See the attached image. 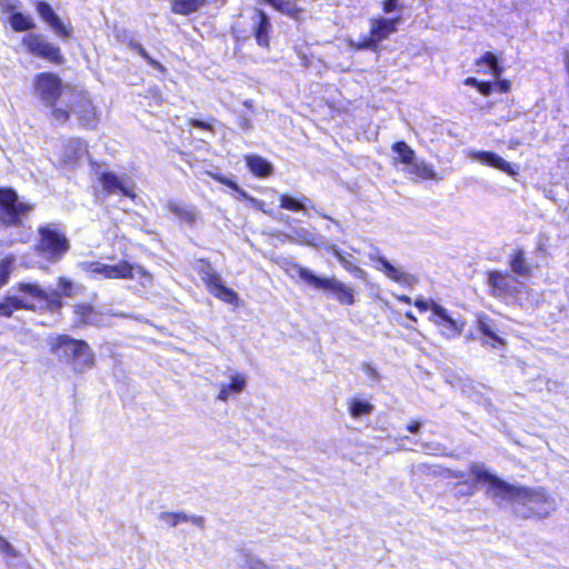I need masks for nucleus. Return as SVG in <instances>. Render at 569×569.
Returning a JSON list of instances; mask_svg holds the SVG:
<instances>
[{
	"label": "nucleus",
	"mask_w": 569,
	"mask_h": 569,
	"mask_svg": "<svg viewBox=\"0 0 569 569\" xmlns=\"http://www.w3.org/2000/svg\"><path fill=\"white\" fill-rule=\"evenodd\" d=\"M470 473L475 478V483L487 486L486 496L488 498L497 505L511 503L516 512L523 518L546 517L556 509L555 500L543 490L512 486L489 472L481 463H472Z\"/></svg>",
	"instance_id": "1"
},
{
	"label": "nucleus",
	"mask_w": 569,
	"mask_h": 569,
	"mask_svg": "<svg viewBox=\"0 0 569 569\" xmlns=\"http://www.w3.org/2000/svg\"><path fill=\"white\" fill-rule=\"evenodd\" d=\"M18 290L23 293L7 295L0 301V316L11 317L16 310L20 309H59L61 306L60 292L57 290L46 291L34 283H20Z\"/></svg>",
	"instance_id": "2"
},
{
	"label": "nucleus",
	"mask_w": 569,
	"mask_h": 569,
	"mask_svg": "<svg viewBox=\"0 0 569 569\" xmlns=\"http://www.w3.org/2000/svg\"><path fill=\"white\" fill-rule=\"evenodd\" d=\"M33 89L39 100L51 108L49 116L54 123L64 124L70 121V111L57 106L63 93V82L57 73H37L33 77Z\"/></svg>",
	"instance_id": "3"
},
{
	"label": "nucleus",
	"mask_w": 569,
	"mask_h": 569,
	"mask_svg": "<svg viewBox=\"0 0 569 569\" xmlns=\"http://www.w3.org/2000/svg\"><path fill=\"white\" fill-rule=\"evenodd\" d=\"M51 350L58 358L69 362L73 371L78 373H82L94 366V353L83 340L59 336L51 341Z\"/></svg>",
	"instance_id": "4"
},
{
	"label": "nucleus",
	"mask_w": 569,
	"mask_h": 569,
	"mask_svg": "<svg viewBox=\"0 0 569 569\" xmlns=\"http://www.w3.org/2000/svg\"><path fill=\"white\" fill-rule=\"evenodd\" d=\"M290 270L296 272L306 284L316 290L331 293L341 305L351 306L356 302L353 289L335 277H319L300 264H292Z\"/></svg>",
	"instance_id": "5"
},
{
	"label": "nucleus",
	"mask_w": 569,
	"mask_h": 569,
	"mask_svg": "<svg viewBox=\"0 0 569 569\" xmlns=\"http://www.w3.org/2000/svg\"><path fill=\"white\" fill-rule=\"evenodd\" d=\"M369 32L359 38L357 42H350L355 50H372L379 48L380 42L388 40L389 37L398 31L401 17L391 18L377 17L370 19Z\"/></svg>",
	"instance_id": "6"
},
{
	"label": "nucleus",
	"mask_w": 569,
	"mask_h": 569,
	"mask_svg": "<svg viewBox=\"0 0 569 569\" xmlns=\"http://www.w3.org/2000/svg\"><path fill=\"white\" fill-rule=\"evenodd\" d=\"M21 44L32 57L47 60L56 66H61L66 62L60 47L48 41L41 33H26L21 39Z\"/></svg>",
	"instance_id": "7"
},
{
	"label": "nucleus",
	"mask_w": 569,
	"mask_h": 569,
	"mask_svg": "<svg viewBox=\"0 0 569 569\" xmlns=\"http://www.w3.org/2000/svg\"><path fill=\"white\" fill-rule=\"evenodd\" d=\"M198 272L204 282L208 291L221 301L237 306L239 301L238 293L226 287L221 276L214 271L210 263L201 261Z\"/></svg>",
	"instance_id": "8"
},
{
	"label": "nucleus",
	"mask_w": 569,
	"mask_h": 569,
	"mask_svg": "<svg viewBox=\"0 0 569 569\" xmlns=\"http://www.w3.org/2000/svg\"><path fill=\"white\" fill-rule=\"evenodd\" d=\"M68 110L70 116H76L79 127L84 130H94L100 122L97 107L88 92L78 91Z\"/></svg>",
	"instance_id": "9"
},
{
	"label": "nucleus",
	"mask_w": 569,
	"mask_h": 569,
	"mask_svg": "<svg viewBox=\"0 0 569 569\" xmlns=\"http://www.w3.org/2000/svg\"><path fill=\"white\" fill-rule=\"evenodd\" d=\"M488 283L493 296L499 298L521 299L522 289L526 288L523 282L518 281L509 273L500 271H491L488 274Z\"/></svg>",
	"instance_id": "10"
},
{
	"label": "nucleus",
	"mask_w": 569,
	"mask_h": 569,
	"mask_svg": "<svg viewBox=\"0 0 569 569\" xmlns=\"http://www.w3.org/2000/svg\"><path fill=\"white\" fill-rule=\"evenodd\" d=\"M40 236L39 248L50 258L60 257L69 249L64 233L54 226L42 227Z\"/></svg>",
	"instance_id": "11"
},
{
	"label": "nucleus",
	"mask_w": 569,
	"mask_h": 569,
	"mask_svg": "<svg viewBox=\"0 0 569 569\" xmlns=\"http://www.w3.org/2000/svg\"><path fill=\"white\" fill-rule=\"evenodd\" d=\"M83 269L94 279H133V266L127 261L110 266L99 261L83 263Z\"/></svg>",
	"instance_id": "12"
},
{
	"label": "nucleus",
	"mask_w": 569,
	"mask_h": 569,
	"mask_svg": "<svg viewBox=\"0 0 569 569\" xmlns=\"http://www.w3.org/2000/svg\"><path fill=\"white\" fill-rule=\"evenodd\" d=\"M33 6L40 19L51 28L58 38L69 39L72 37V26L63 23L50 3L43 0H36Z\"/></svg>",
	"instance_id": "13"
},
{
	"label": "nucleus",
	"mask_w": 569,
	"mask_h": 569,
	"mask_svg": "<svg viewBox=\"0 0 569 569\" xmlns=\"http://www.w3.org/2000/svg\"><path fill=\"white\" fill-rule=\"evenodd\" d=\"M431 311L432 316L430 317V320L440 328L442 336L448 339H452L462 333L465 322L452 318L446 308L432 302Z\"/></svg>",
	"instance_id": "14"
},
{
	"label": "nucleus",
	"mask_w": 569,
	"mask_h": 569,
	"mask_svg": "<svg viewBox=\"0 0 569 569\" xmlns=\"http://www.w3.org/2000/svg\"><path fill=\"white\" fill-rule=\"evenodd\" d=\"M370 260L373 262V267L382 272L388 279L402 286L412 287L417 279L402 267L395 266L385 257L377 254H370Z\"/></svg>",
	"instance_id": "15"
},
{
	"label": "nucleus",
	"mask_w": 569,
	"mask_h": 569,
	"mask_svg": "<svg viewBox=\"0 0 569 569\" xmlns=\"http://www.w3.org/2000/svg\"><path fill=\"white\" fill-rule=\"evenodd\" d=\"M34 206L30 202L20 201L18 193L11 187L0 188V209L2 213H28Z\"/></svg>",
	"instance_id": "16"
},
{
	"label": "nucleus",
	"mask_w": 569,
	"mask_h": 569,
	"mask_svg": "<svg viewBox=\"0 0 569 569\" xmlns=\"http://www.w3.org/2000/svg\"><path fill=\"white\" fill-rule=\"evenodd\" d=\"M470 157L473 160L479 161L480 163L488 166L490 168H495L497 170H500L508 176L515 177L518 174V169L513 164L509 163L505 159H502L500 156L492 151H472L470 153Z\"/></svg>",
	"instance_id": "17"
},
{
	"label": "nucleus",
	"mask_w": 569,
	"mask_h": 569,
	"mask_svg": "<svg viewBox=\"0 0 569 569\" xmlns=\"http://www.w3.org/2000/svg\"><path fill=\"white\" fill-rule=\"evenodd\" d=\"M254 18L257 19L256 24L252 27L254 40L259 47L269 49L270 33L272 31L271 21L268 14L261 9H256Z\"/></svg>",
	"instance_id": "18"
},
{
	"label": "nucleus",
	"mask_w": 569,
	"mask_h": 569,
	"mask_svg": "<svg viewBox=\"0 0 569 569\" xmlns=\"http://www.w3.org/2000/svg\"><path fill=\"white\" fill-rule=\"evenodd\" d=\"M229 383H218L217 399L227 402L230 397L241 393L247 387V377L243 373L231 371L228 375Z\"/></svg>",
	"instance_id": "19"
},
{
	"label": "nucleus",
	"mask_w": 569,
	"mask_h": 569,
	"mask_svg": "<svg viewBox=\"0 0 569 569\" xmlns=\"http://www.w3.org/2000/svg\"><path fill=\"white\" fill-rule=\"evenodd\" d=\"M159 520L170 528H174L181 523H191L196 527H204V518L197 515H188L186 512H161Z\"/></svg>",
	"instance_id": "20"
},
{
	"label": "nucleus",
	"mask_w": 569,
	"mask_h": 569,
	"mask_svg": "<svg viewBox=\"0 0 569 569\" xmlns=\"http://www.w3.org/2000/svg\"><path fill=\"white\" fill-rule=\"evenodd\" d=\"M244 162L251 174L259 179L269 178L273 173L272 163L259 154H246Z\"/></svg>",
	"instance_id": "21"
},
{
	"label": "nucleus",
	"mask_w": 569,
	"mask_h": 569,
	"mask_svg": "<svg viewBox=\"0 0 569 569\" xmlns=\"http://www.w3.org/2000/svg\"><path fill=\"white\" fill-rule=\"evenodd\" d=\"M14 9L16 6L11 3H6L3 6V11L11 13L9 19L11 29L16 32L32 30L36 27L33 19L22 12H14Z\"/></svg>",
	"instance_id": "22"
},
{
	"label": "nucleus",
	"mask_w": 569,
	"mask_h": 569,
	"mask_svg": "<svg viewBox=\"0 0 569 569\" xmlns=\"http://www.w3.org/2000/svg\"><path fill=\"white\" fill-rule=\"evenodd\" d=\"M391 150L395 153L392 159L395 166L401 164L407 168L409 164H413L416 152L406 141L399 140L393 142Z\"/></svg>",
	"instance_id": "23"
},
{
	"label": "nucleus",
	"mask_w": 569,
	"mask_h": 569,
	"mask_svg": "<svg viewBox=\"0 0 569 569\" xmlns=\"http://www.w3.org/2000/svg\"><path fill=\"white\" fill-rule=\"evenodd\" d=\"M99 181L103 188V190L108 193H114L120 191L122 194L128 197H134V193L131 192L128 188L123 186L118 176L111 171H104L99 176Z\"/></svg>",
	"instance_id": "24"
},
{
	"label": "nucleus",
	"mask_w": 569,
	"mask_h": 569,
	"mask_svg": "<svg viewBox=\"0 0 569 569\" xmlns=\"http://www.w3.org/2000/svg\"><path fill=\"white\" fill-rule=\"evenodd\" d=\"M260 2L291 18H298L302 12L298 0H260Z\"/></svg>",
	"instance_id": "25"
},
{
	"label": "nucleus",
	"mask_w": 569,
	"mask_h": 569,
	"mask_svg": "<svg viewBox=\"0 0 569 569\" xmlns=\"http://www.w3.org/2000/svg\"><path fill=\"white\" fill-rule=\"evenodd\" d=\"M208 0H171L170 10L174 14L189 16L197 12Z\"/></svg>",
	"instance_id": "26"
},
{
	"label": "nucleus",
	"mask_w": 569,
	"mask_h": 569,
	"mask_svg": "<svg viewBox=\"0 0 569 569\" xmlns=\"http://www.w3.org/2000/svg\"><path fill=\"white\" fill-rule=\"evenodd\" d=\"M408 174H410L413 179L417 180H433L436 178V172L431 164L426 161H416L413 160V164H409L406 168Z\"/></svg>",
	"instance_id": "27"
},
{
	"label": "nucleus",
	"mask_w": 569,
	"mask_h": 569,
	"mask_svg": "<svg viewBox=\"0 0 569 569\" xmlns=\"http://www.w3.org/2000/svg\"><path fill=\"white\" fill-rule=\"evenodd\" d=\"M475 64L478 67H481L483 64L487 66L488 70H485L483 72L490 73L495 78H500V76L503 72V68L500 64L498 57L491 51H486L481 57H479L475 61Z\"/></svg>",
	"instance_id": "28"
},
{
	"label": "nucleus",
	"mask_w": 569,
	"mask_h": 569,
	"mask_svg": "<svg viewBox=\"0 0 569 569\" xmlns=\"http://www.w3.org/2000/svg\"><path fill=\"white\" fill-rule=\"evenodd\" d=\"M214 180L220 182L221 184L239 192V194L244 199L247 200L253 209L258 210V211H263V202L260 201V200H257L256 198L249 196L244 190H242L239 184L230 179V178H227V177H223V176H220V174H217L214 176Z\"/></svg>",
	"instance_id": "29"
},
{
	"label": "nucleus",
	"mask_w": 569,
	"mask_h": 569,
	"mask_svg": "<svg viewBox=\"0 0 569 569\" xmlns=\"http://www.w3.org/2000/svg\"><path fill=\"white\" fill-rule=\"evenodd\" d=\"M510 268L511 271L520 277H530L532 269L525 258V253L521 249H518L513 252L510 258Z\"/></svg>",
	"instance_id": "30"
},
{
	"label": "nucleus",
	"mask_w": 569,
	"mask_h": 569,
	"mask_svg": "<svg viewBox=\"0 0 569 569\" xmlns=\"http://www.w3.org/2000/svg\"><path fill=\"white\" fill-rule=\"evenodd\" d=\"M279 201L280 208L289 211L299 212L308 210L307 202H309V199L306 197H301L300 199H298L284 193L280 194Z\"/></svg>",
	"instance_id": "31"
},
{
	"label": "nucleus",
	"mask_w": 569,
	"mask_h": 569,
	"mask_svg": "<svg viewBox=\"0 0 569 569\" xmlns=\"http://www.w3.org/2000/svg\"><path fill=\"white\" fill-rule=\"evenodd\" d=\"M76 313L80 317V321L93 326H102L103 317L97 312L91 306H78Z\"/></svg>",
	"instance_id": "32"
},
{
	"label": "nucleus",
	"mask_w": 569,
	"mask_h": 569,
	"mask_svg": "<svg viewBox=\"0 0 569 569\" xmlns=\"http://www.w3.org/2000/svg\"><path fill=\"white\" fill-rule=\"evenodd\" d=\"M373 406L367 401L353 398L349 401V411L352 418L358 419L362 416L370 415Z\"/></svg>",
	"instance_id": "33"
},
{
	"label": "nucleus",
	"mask_w": 569,
	"mask_h": 569,
	"mask_svg": "<svg viewBox=\"0 0 569 569\" xmlns=\"http://www.w3.org/2000/svg\"><path fill=\"white\" fill-rule=\"evenodd\" d=\"M478 327L479 330L488 338L495 340L496 342L502 345L503 340L496 335L493 327L491 325L490 319L485 315L478 316Z\"/></svg>",
	"instance_id": "34"
},
{
	"label": "nucleus",
	"mask_w": 569,
	"mask_h": 569,
	"mask_svg": "<svg viewBox=\"0 0 569 569\" xmlns=\"http://www.w3.org/2000/svg\"><path fill=\"white\" fill-rule=\"evenodd\" d=\"M130 47L150 66L152 67L153 69H157L161 72H164L166 69L156 59H153L148 52L147 50L140 44V43H137V42H131L130 43Z\"/></svg>",
	"instance_id": "35"
},
{
	"label": "nucleus",
	"mask_w": 569,
	"mask_h": 569,
	"mask_svg": "<svg viewBox=\"0 0 569 569\" xmlns=\"http://www.w3.org/2000/svg\"><path fill=\"white\" fill-rule=\"evenodd\" d=\"M339 262L348 272L353 274L356 278L366 279L367 272L360 267L356 266L346 254L340 258Z\"/></svg>",
	"instance_id": "36"
},
{
	"label": "nucleus",
	"mask_w": 569,
	"mask_h": 569,
	"mask_svg": "<svg viewBox=\"0 0 569 569\" xmlns=\"http://www.w3.org/2000/svg\"><path fill=\"white\" fill-rule=\"evenodd\" d=\"M12 258H4L0 262V288L7 283L10 274V268L12 264Z\"/></svg>",
	"instance_id": "37"
},
{
	"label": "nucleus",
	"mask_w": 569,
	"mask_h": 569,
	"mask_svg": "<svg viewBox=\"0 0 569 569\" xmlns=\"http://www.w3.org/2000/svg\"><path fill=\"white\" fill-rule=\"evenodd\" d=\"M133 278H139L143 287L152 282V276L141 267H133Z\"/></svg>",
	"instance_id": "38"
},
{
	"label": "nucleus",
	"mask_w": 569,
	"mask_h": 569,
	"mask_svg": "<svg viewBox=\"0 0 569 569\" xmlns=\"http://www.w3.org/2000/svg\"><path fill=\"white\" fill-rule=\"evenodd\" d=\"M0 552L7 557H18L19 553L3 537L0 536Z\"/></svg>",
	"instance_id": "39"
},
{
	"label": "nucleus",
	"mask_w": 569,
	"mask_h": 569,
	"mask_svg": "<svg viewBox=\"0 0 569 569\" xmlns=\"http://www.w3.org/2000/svg\"><path fill=\"white\" fill-rule=\"evenodd\" d=\"M188 123L193 128H197V129H200L203 131H208V132H214V128H213L212 123H210L208 121H203V120H199V119H189Z\"/></svg>",
	"instance_id": "40"
},
{
	"label": "nucleus",
	"mask_w": 569,
	"mask_h": 569,
	"mask_svg": "<svg viewBox=\"0 0 569 569\" xmlns=\"http://www.w3.org/2000/svg\"><path fill=\"white\" fill-rule=\"evenodd\" d=\"M401 6L398 0H383L381 2V10L386 14L399 10Z\"/></svg>",
	"instance_id": "41"
},
{
	"label": "nucleus",
	"mask_w": 569,
	"mask_h": 569,
	"mask_svg": "<svg viewBox=\"0 0 569 569\" xmlns=\"http://www.w3.org/2000/svg\"><path fill=\"white\" fill-rule=\"evenodd\" d=\"M497 81L493 82V89L496 88L497 91L500 93H508L511 90V82L508 79H499L496 78Z\"/></svg>",
	"instance_id": "42"
},
{
	"label": "nucleus",
	"mask_w": 569,
	"mask_h": 569,
	"mask_svg": "<svg viewBox=\"0 0 569 569\" xmlns=\"http://www.w3.org/2000/svg\"><path fill=\"white\" fill-rule=\"evenodd\" d=\"M476 492L475 483H470L468 481H463L461 483V488L457 491L456 496H472Z\"/></svg>",
	"instance_id": "43"
},
{
	"label": "nucleus",
	"mask_w": 569,
	"mask_h": 569,
	"mask_svg": "<svg viewBox=\"0 0 569 569\" xmlns=\"http://www.w3.org/2000/svg\"><path fill=\"white\" fill-rule=\"evenodd\" d=\"M477 90L485 97H488L493 91V82L491 81H480L478 82Z\"/></svg>",
	"instance_id": "44"
},
{
	"label": "nucleus",
	"mask_w": 569,
	"mask_h": 569,
	"mask_svg": "<svg viewBox=\"0 0 569 569\" xmlns=\"http://www.w3.org/2000/svg\"><path fill=\"white\" fill-rule=\"evenodd\" d=\"M242 569H271V568L258 559H249L246 561V565Z\"/></svg>",
	"instance_id": "45"
},
{
	"label": "nucleus",
	"mask_w": 569,
	"mask_h": 569,
	"mask_svg": "<svg viewBox=\"0 0 569 569\" xmlns=\"http://www.w3.org/2000/svg\"><path fill=\"white\" fill-rule=\"evenodd\" d=\"M59 287H60V289H61L63 295H66V296H70L71 295L72 284H71L70 281L61 278L59 280Z\"/></svg>",
	"instance_id": "46"
},
{
	"label": "nucleus",
	"mask_w": 569,
	"mask_h": 569,
	"mask_svg": "<svg viewBox=\"0 0 569 569\" xmlns=\"http://www.w3.org/2000/svg\"><path fill=\"white\" fill-rule=\"evenodd\" d=\"M433 301L431 302H428L423 299H416L415 301V306L420 310V311H427L428 309H431V305H432Z\"/></svg>",
	"instance_id": "47"
},
{
	"label": "nucleus",
	"mask_w": 569,
	"mask_h": 569,
	"mask_svg": "<svg viewBox=\"0 0 569 569\" xmlns=\"http://www.w3.org/2000/svg\"><path fill=\"white\" fill-rule=\"evenodd\" d=\"M305 243L309 244V246H313V247H317L319 246L318 243V237L313 233H306L303 240H302Z\"/></svg>",
	"instance_id": "48"
},
{
	"label": "nucleus",
	"mask_w": 569,
	"mask_h": 569,
	"mask_svg": "<svg viewBox=\"0 0 569 569\" xmlns=\"http://www.w3.org/2000/svg\"><path fill=\"white\" fill-rule=\"evenodd\" d=\"M478 82H479V80L477 78H475V77H468V78H466L462 81V83L465 86L472 87V88H476V89L478 88Z\"/></svg>",
	"instance_id": "49"
},
{
	"label": "nucleus",
	"mask_w": 569,
	"mask_h": 569,
	"mask_svg": "<svg viewBox=\"0 0 569 569\" xmlns=\"http://www.w3.org/2000/svg\"><path fill=\"white\" fill-rule=\"evenodd\" d=\"M420 429V423L418 421H412L407 426V430L411 433H417Z\"/></svg>",
	"instance_id": "50"
},
{
	"label": "nucleus",
	"mask_w": 569,
	"mask_h": 569,
	"mask_svg": "<svg viewBox=\"0 0 569 569\" xmlns=\"http://www.w3.org/2000/svg\"><path fill=\"white\" fill-rule=\"evenodd\" d=\"M329 251L338 259L340 260L341 257L345 254L337 248V246H330Z\"/></svg>",
	"instance_id": "51"
},
{
	"label": "nucleus",
	"mask_w": 569,
	"mask_h": 569,
	"mask_svg": "<svg viewBox=\"0 0 569 569\" xmlns=\"http://www.w3.org/2000/svg\"><path fill=\"white\" fill-rule=\"evenodd\" d=\"M448 477L453 479H462L465 473L462 471H448Z\"/></svg>",
	"instance_id": "52"
},
{
	"label": "nucleus",
	"mask_w": 569,
	"mask_h": 569,
	"mask_svg": "<svg viewBox=\"0 0 569 569\" xmlns=\"http://www.w3.org/2000/svg\"><path fill=\"white\" fill-rule=\"evenodd\" d=\"M363 368H365L366 373L369 377H375V378L377 377V372H376V370L371 366L366 365Z\"/></svg>",
	"instance_id": "53"
},
{
	"label": "nucleus",
	"mask_w": 569,
	"mask_h": 569,
	"mask_svg": "<svg viewBox=\"0 0 569 569\" xmlns=\"http://www.w3.org/2000/svg\"><path fill=\"white\" fill-rule=\"evenodd\" d=\"M396 298H397L399 301L405 302V303H410V302H411V299H410V297H408V296L400 295V296H396Z\"/></svg>",
	"instance_id": "54"
},
{
	"label": "nucleus",
	"mask_w": 569,
	"mask_h": 569,
	"mask_svg": "<svg viewBox=\"0 0 569 569\" xmlns=\"http://www.w3.org/2000/svg\"><path fill=\"white\" fill-rule=\"evenodd\" d=\"M406 317L412 321H417L416 317L410 311L406 312Z\"/></svg>",
	"instance_id": "55"
},
{
	"label": "nucleus",
	"mask_w": 569,
	"mask_h": 569,
	"mask_svg": "<svg viewBox=\"0 0 569 569\" xmlns=\"http://www.w3.org/2000/svg\"><path fill=\"white\" fill-rule=\"evenodd\" d=\"M8 217H9V218H12V220H14V221H16L18 216L9 214Z\"/></svg>",
	"instance_id": "56"
}]
</instances>
